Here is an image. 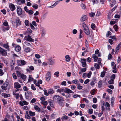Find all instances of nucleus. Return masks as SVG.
Here are the masks:
<instances>
[{"instance_id":"nucleus-1","label":"nucleus","mask_w":121,"mask_h":121,"mask_svg":"<svg viewBox=\"0 0 121 121\" xmlns=\"http://www.w3.org/2000/svg\"><path fill=\"white\" fill-rule=\"evenodd\" d=\"M30 34H29L27 36H25L24 38V39L26 41L30 42H33L34 41V39H32L31 36L30 35Z\"/></svg>"},{"instance_id":"nucleus-2","label":"nucleus","mask_w":121,"mask_h":121,"mask_svg":"<svg viewBox=\"0 0 121 121\" xmlns=\"http://www.w3.org/2000/svg\"><path fill=\"white\" fill-rule=\"evenodd\" d=\"M51 73L50 72H48L45 76V78L46 80L48 81L51 78Z\"/></svg>"},{"instance_id":"nucleus-3","label":"nucleus","mask_w":121,"mask_h":121,"mask_svg":"<svg viewBox=\"0 0 121 121\" xmlns=\"http://www.w3.org/2000/svg\"><path fill=\"white\" fill-rule=\"evenodd\" d=\"M64 101L63 99L61 97L60 99L58 100L57 102L59 105L63 107L64 105V103L63 102Z\"/></svg>"},{"instance_id":"nucleus-4","label":"nucleus","mask_w":121,"mask_h":121,"mask_svg":"<svg viewBox=\"0 0 121 121\" xmlns=\"http://www.w3.org/2000/svg\"><path fill=\"white\" fill-rule=\"evenodd\" d=\"M81 61L80 62L82 64V66L83 67H86V59L84 58H81Z\"/></svg>"},{"instance_id":"nucleus-5","label":"nucleus","mask_w":121,"mask_h":121,"mask_svg":"<svg viewBox=\"0 0 121 121\" xmlns=\"http://www.w3.org/2000/svg\"><path fill=\"white\" fill-rule=\"evenodd\" d=\"M0 53L3 56H5L7 54L6 51L1 47H0Z\"/></svg>"},{"instance_id":"nucleus-6","label":"nucleus","mask_w":121,"mask_h":121,"mask_svg":"<svg viewBox=\"0 0 121 121\" xmlns=\"http://www.w3.org/2000/svg\"><path fill=\"white\" fill-rule=\"evenodd\" d=\"M61 97L59 95H55L53 97V100L54 101H58V100L60 99Z\"/></svg>"},{"instance_id":"nucleus-7","label":"nucleus","mask_w":121,"mask_h":121,"mask_svg":"<svg viewBox=\"0 0 121 121\" xmlns=\"http://www.w3.org/2000/svg\"><path fill=\"white\" fill-rule=\"evenodd\" d=\"M21 85L18 82H15L14 83V88L16 89H19L21 87Z\"/></svg>"},{"instance_id":"nucleus-8","label":"nucleus","mask_w":121,"mask_h":121,"mask_svg":"<svg viewBox=\"0 0 121 121\" xmlns=\"http://www.w3.org/2000/svg\"><path fill=\"white\" fill-rule=\"evenodd\" d=\"M121 42H120L117 46L116 49L115 53L117 54L119 51V50L121 48Z\"/></svg>"},{"instance_id":"nucleus-9","label":"nucleus","mask_w":121,"mask_h":121,"mask_svg":"<svg viewBox=\"0 0 121 121\" xmlns=\"http://www.w3.org/2000/svg\"><path fill=\"white\" fill-rule=\"evenodd\" d=\"M17 12L18 15H21L22 13V9L20 7H18L17 9Z\"/></svg>"},{"instance_id":"nucleus-10","label":"nucleus","mask_w":121,"mask_h":121,"mask_svg":"<svg viewBox=\"0 0 121 121\" xmlns=\"http://www.w3.org/2000/svg\"><path fill=\"white\" fill-rule=\"evenodd\" d=\"M17 4L21 5L22 4H23L25 3V0H17Z\"/></svg>"},{"instance_id":"nucleus-11","label":"nucleus","mask_w":121,"mask_h":121,"mask_svg":"<svg viewBox=\"0 0 121 121\" xmlns=\"http://www.w3.org/2000/svg\"><path fill=\"white\" fill-rule=\"evenodd\" d=\"M87 19V17L86 16L83 15L81 18L80 21L81 22H83L86 20Z\"/></svg>"},{"instance_id":"nucleus-12","label":"nucleus","mask_w":121,"mask_h":121,"mask_svg":"<svg viewBox=\"0 0 121 121\" xmlns=\"http://www.w3.org/2000/svg\"><path fill=\"white\" fill-rule=\"evenodd\" d=\"M52 57H51L49 58L48 60L49 61V65H53L54 64V61L52 59Z\"/></svg>"},{"instance_id":"nucleus-13","label":"nucleus","mask_w":121,"mask_h":121,"mask_svg":"<svg viewBox=\"0 0 121 121\" xmlns=\"http://www.w3.org/2000/svg\"><path fill=\"white\" fill-rule=\"evenodd\" d=\"M65 92L68 94L71 93H74L71 90L67 88H65Z\"/></svg>"},{"instance_id":"nucleus-14","label":"nucleus","mask_w":121,"mask_h":121,"mask_svg":"<svg viewBox=\"0 0 121 121\" xmlns=\"http://www.w3.org/2000/svg\"><path fill=\"white\" fill-rule=\"evenodd\" d=\"M32 92L30 91L26 92L25 93V94L26 98H28L30 95H31Z\"/></svg>"},{"instance_id":"nucleus-15","label":"nucleus","mask_w":121,"mask_h":121,"mask_svg":"<svg viewBox=\"0 0 121 121\" xmlns=\"http://www.w3.org/2000/svg\"><path fill=\"white\" fill-rule=\"evenodd\" d=\"M83 30L85 33L86 35H89L90 34V31L88 28L85 29H83Z\"/></svg>"},{"instance_id":"nucleus-16","label":"nucleus","mask_w":121,"mask_h":121,"mask_svg":"<svg viewBox=\"0 0 121 121\" xmlns=\"http://www.w3.org/2000/svg\"><path fill=\"white\" fill-rule=\"evenodd\" d=\"M3 24L5 26H8V27L5 29L6 30H8L9 29V26L8 25V23L6 21L4 22L3 23Z\"/></svg>"},{"instance_id":"nucleus-17","label":"nucleus","mask_w":121,"mask_h":121,"mask_svg":"<svg viewBox=\"0 0 121 121\" xmlns=\"http://www.w3.org/2000/svg\"><path fill=\"white\" fill-rule=\"evenodd\" d=\"M11 10L13 11L15 9V5L13 4H11L9 6Z\"/></svg>"},{"instance_id":"nucleus-18","label":"nucleus","mask_w":121,"mask_h":121,"mask_svg":"<svg viewBox=\"0 0 121 121\" xmlns=\"http://www.w3.org/2000/svg\"><path fill=\"white\" fill-rule=\"evenodd\" d=\"M16 22L17 23V26L21 25V22L20 19L18 18H17L16 20Z\"/></svg>"},{"instance_id":"nucleus-19","label":"nucleus","mask_w":121,"mask_h":121,"mask_svg":"<svg viewBox=\"0 0 121 121\" xmlns=\"http://www.w3.org/2000/svg\"><path fill=\"white\" fill-rule=\"evenodd\" d=\"M7 83H4L3 85L1 86V88L4 90H6L7 89Z\"/></svg>"},{"instance_id":"nucleus-20","label":"nucleus","mask_w":121,"mask_h":121,"mask_svg":"<svg viewBox=\"0 0 121 121\" xmlns=\"http://www.w3.org/2000/svg\"><path fill=\"white\" fill-rule=\"evenodd\" d=\"M24 51L26 53H28L30 52V49L29 47H26L24 48Z\"/></svg>"},{"instance_id":"nucleus-21","label":"nucleus","mask_w":121,"mask_h":121,"mask_svg":"<svg viewBox=\"0 0 121 121\" xmlns=\"http://www.w3.org/2000/svg\"><path fill=\"white\" fill-rule=\"evenodd\" d=\"M15 49L17 52H19L21 50V48L19 46L17 45Z\"/></svg>"},{"instance_id":"nucleus-22","label":"nucleus","mask_w":121,"mask_h":121,"mask_svg":"<svg viewBox=\"0 0 121 121\" xmlns=\"http://www.w3.org/2000/svg\"><path fill=\"white\" fill-rule=\"evenodd\" d=\"M92 58L94 59V62H95L97 61L98 57L95 54H94L92 55Z\"/></svg>"},{"instance_id":"nucleus-23","label":"nucleus","mask_w":121,"mask_h":121,"mask_svg":"<svg viewBox=\"0 0 121 121\" xmlns=\"http://www.w3.org/2000/svg\"><path fill=\"white\" fill-rule=\"evenodd\" d=\"M21 77L24 81H25L26 78V75L23 74H22Z\"/></svg>"},{"instance_id":"nucleus-24","label":"nucleus","mask_w":121,"mask_h":121,"mask_svg":"<svg viewBox=\"0 0 121 121\" xmlns=\"http://www.w3.org/2000/svg\"><path fill=\"white\" fill-rule=\"evenodd\" d=\"M33 80V78L32 77V76L30 75H29V80L28 82H32Z\"/></svg>"},{"instance_id":"nucleus-25","label":"nucleus","mask_w":121,"mask_h":121,"mask_svg":"<svg viewBox=\"0 0 121 121\" xmlns=\"http://www.w3.org/2000/svg\"><path fill=\"white\" fill-rule=\"evenodd\" d=\"M29 113L30 116H33L35 115V112H33L31 111H29Z\"/></svg>"},{"instance_id":"nucleus-26","label":"nucleus","mask_w":121,"mask_h":121,"mask_svg":"<svg viewBox=\"0 0 121 121\" xmlns=\"http://www.w3.org/2000/svg\"><path fill=\"white\" fill-rule=\"evenodd\" d=\"M34 108L35 109V110L38 112H40V108L38 106H35L34 107Z\"/></svg>"},{"instance_id":"nucleus-27","label":"nucleus","mask_w":121,"mask_h":121,"mask_svg":"<svg viewBox=\"0 0 121 121\" xmlns=\"http://www.w3.org/2000/svg\"><path fill=\"white\" fill-rule=\"evenodd\" d=\"M65 58H66V61L69 62L70 61V58L69 57V55H66L65 56Z\"/></svg>"},{"instance_id":"nucleus-28","label":"nucleus","mask_w":121,"mask_h":121,"mask_svg":"<svg viewBox=\"0 0 121 121\" xmlns=\"http://www.w3.org/2000/svg\"><path fill=\"white\" fill-rule=\"evenodd\" d=\"M99 64L97 63H95L94 65V66L97 69H98L100 68Z\"/></svg>"},{"instance_id":"nucleus-29","label":"nucleus","mask_w":121,"mask_h":121,"mask_svg":"<svg viewBox=\"0 0 121 121\" xmlns=\"http://www.w3.org/2000/svg\"><path fill=\"white\" fill-rule=\"evenodd\" d=\"M102 81L101 80L100 81L99 83L98 86V87L99 88H100L102 84Z\"/></svg>"},{"instance_id":"nucleus-30","label":"nucleus","mask_w":121,"mask_h":121,"mask_svg":"<svg viewBox=\"0 0 121 121\" xmlns=\"http://www.w3.org/2000/svg\"><path fill=\"white\" fill-rule=\"evenodd\" d=\"M25 25L27 26H29V21L27 20H26L24 22Z\"/></svg>"},{"instance_id":"nucleus-31","label":"nucleus","mask_w":121,"mask_h":121,"mask_svg":"<svg viewBox=\"0 0 121 121\" xmlns=\"http://www.w3.org/2000/svg\"><path fill=\"white\" fill-rule=\"evenodd\" d=\"M59 3V1H57L53 5L50 7V8H52L55 6L57 5Z\"/></svg>"},{"instance_id":"nucleus-32","label":"nucleus","mask_w":121,"mask_h":121,"mask_svg":"<svg viewBox=\"0 0 121 121\" xmlns=\"http://www.w3.org/2000/svg\"><path fill=\"white\" fill-rule=\"evenodd\" d=\"M48 93L50 94H53L54 92V91L52 89H50L48 90Z\"/></svg>"},{"instance_id":"nucleus-33","label":"nucleus","mask_w":121,"mask_h":121,"mask_svg":"<svg viewBox=\"0 0 121 121\" xmlns=\"http://www.w3.org/2000/svg\"><path fill=\"white\" fill-rule=\"evenodd\" d=\"M95 14V13L92 12H91V13H89V15L90 16L92 17H94Z\"/></svg>"},{"instance_id":"nucleus-34","label":"nucleus","mask_w":121,"mask_h":121,"mask_svg":"<svg viewBox=\"0 0 121 121\" xmlns=\"http://www.w3.org/2000/svg\"><path fill=\"white\" fill-rule=\"evenodd\" d=\"M24 43L27 46H31L30 43L27 41L24 42Z\"/></svg>"},{"instance_id":"nucleus-35","label":"nucleus","mask_w":121,"mask_h":121,"mask_svg":"<svg viewBox=\"0 0 121 121\" xmlns=\"http://www.w3.org/2000/svg\"><path fill=\"white\" fill-rule=\"evenodd\" d=\"M105 72H106L105 71L102 72L101 73L100 77H103L105 75Z\"/></svg>"},{"instance_id":"nucleus-36","label":"nucleus","mask_w":121,"mask_h":121,"mask_svg":"<svg viewBox=\"0 0 121 121\" xmlns=\"http://www.w3.org/2000/svg\"><path fill=\"white\" fill-rule=\"evenodd\" d=\"M82 26L84 28V29H85L88 28V26H86V24L84 22H83V23Z\"/></svg>"},{"instance_id":"nucleus-37","label":"nucleus","mask_w":121,"mask_h":121,"mask_svg":"<svg viewBox=\"0 0 121 121\" xmlns=\"http://www.w3.org/2000/svg\"><path fill=\"white\" fill-rule=\"evenodd\" d=\"M32 31L29 28L27 29V33H28V34H30V35L31 34V33L32 32Z\"/></svg>"},{"instance_id":"nucleus-38","label":"nucleus","mask_w":121,"mask_h":121,"mask_svg":"<svg viewBox=\"0 0 121 121\" xmlns=\"http://www.w3.org/2000/svg\"><path fill=\"white\" fill-rule=\"evenodd\" d=\"M114 82V81L112 79H111L109 80L108 82V83L110 84H113Z\"/></svg>"},{"instance_id":"nucleus-39","label":"nucleus","mask_w":121,"mask_h":121,"mask_svg":"<svg viewBox=\"0 0 121 121\" xmlns=\"http://www.w3.org/2000/svg\"><path fill=\"white\" fill-rule=\"evenodd\" d=\"M92 74V72L91 71H90L87 74V76L88 78H90Z\"/></svg>"},{"instance_id":"nucleus-40","label":"nucleus","mask_w":121,"mask_h":121,"mask_svg":"<svg viewBox=\"0 0 121 121\" xmlns=\"http://www.w3.org/2000/svg\"><path fill=\"white\" fill-rule=\"evenodd\" d=\"M68 118V116H64L62 117L61 118V119L62 120H66Z\"/></svg>"},{"instance_id":"nucleus-41","label":"nucleus","mask_w":121,"mask_h":121,"mask_svg":"<svg viewBox=\"0 0 121 121\" xmlns=\"http://www.w3.org/2000/svg\"><path fill=\"white\" fill-rule=\"evenodd\" d=\"M113 27L115 31H117L118 30V26L117 25H114L113 26Z\"/></svg>"},{"instance_id":"nucleus-42","label":"nucleus","mask_w":121,"mask_h":121,"mask_svg":"<svg viewBox=\"0 0 121 121\" xmlns=\"http://www.w3.org/2000/svg\"><path fill=\"white\" fill-rule=\"evenodd\" d=\"M81 6L82 7V9H84L86 8V6L83 3H82L81 4Z\"/></svg>"},{"instance_id":"nucleus-43","label":"nucleus","mask_w":121,"mask_h":121,"mask_svg":"<svg viewBox=\"0 0 121 121\" xmlns=\"http://www.w3.org/2000/svg\"><path fill=\"white\" fill-rule=\"evenodd\" d=\"M82 88V86L80 85V84H78L77 88L79 90H81Z\"/></svg>"},{"instance_id":"nucleus-44","label":"nucleus","mask_w":121,"mask_h":121,"mask_svg":"<svg viewBox=\"0 0 121 121\" xmlns=\"http://www.w3.org/2000/svg\"><path fill=\"white\" fill-rule=\"evenodd\" d=\"M81 96L80 95L77 94L74 95H73V97L75 98H77V97L80 98Z\"/></svg>"},{"instance_id":"nucleus-45","label":"nucleus","mask_w":121,"mask_h":121,"mask_svg":"<svg viewBox=\"0 0 121 121\" xmlns=\"http://www.w3.org/2000/svg\"><path fill=\"white\" fill-rule=\"evenodd\" d=\"M86 70V68H82L81 69V71L82 73H83L85 72Z\"/></svg>"},{"instance_id":"nucleus-46","label":"nucleus","mask_w":121,"mask_h":121,"mask_svg":"<svg viewBox=\"0 0 121 121\" xmlns=\"http://www.w3.org/2000/svg\"><path fill=\"white\" fill-rule=\"evenodd\" d=\"M41 103L42 104L45 105H47L48 104V102L47 101H42V102H41Z\"/></svg>"},{"instance_id":"nucleus-47","label":"nucleus","mask_w":121,"mask_h":121,"mask_svg":"<svg viewBox=\"0 0 121 121\" xmlns=\"http://www.w3.org/2000/svg\"><path fill=\"white\" fill-rule=\"evenodd\" d=\"M16 73L18 77H21L22 74L21 73L18 71L16 72Z\"/></svg>"},{"instance_id":"nucleus-48","label":"nucleus","mask_w":121,"mask_h":121,"mask_svg":"<svg viewBox=\"0 0 121 121\" xmlns=\"http://www.w3.org/2000/svg\"><path fill=\"white\" fill-rule=\"evenodd\" d=\"M44 92V95L47 96L48 95H49L48 93L47 92V91L46 90H43Z\"/></svg>"},{"instance_id":"nucleus-49","label":"nucleus","mask_w":121,"mask_h":121,"mask_svg":"<svg viewBox=\"0 0 121 121\" xmlns=\"http://www.w3.org/2000/svg\"><path fill=\"white\" fill-rule=\"evenodd\" d=\"M91 28L93 30H95V25L93 23H92L91 24Z\"/></svg>"},{"instance_id":"nucleus-50","label":"nucleus","mask_w":121,"mask_h":121,"mask_svg":"<svg viewBox=\"0 0 121 121\" xmlns=\"http://www.w3.org/2000/svg\"><path fill=\"white\" fill-rule=\"evenodd\" d=\"M111 33L110 31H108L106 33V36L107 37H108L109 36V35H111Z\"/></svg>"},{"instance_id":"nucleus-51","label":"nucleus","mask_w":121,"mask_h":121,"mask_svg":"<svg viewBox=\"0 0 121 121\" xmlns=\"http://www.w3.org/2000/svg\"><path fill=\"white\" fill-rule=\"evenodd\" d=\"M2 96H4L5 98H7L8 97V96L7 94L5 93H2Z\"/></svg>"},{"instance_id":"nucleus-52","label":"nucleus","mask_w":121,"mask_h":121,"mask_svg":"<svg viewBox=\"0 0 121 121\" xmlns=\"http://www.w3.org/2000/svg\"><path fill=\"white\" fill-rule=\"evenodd\" d=\"M61 84V85L62 86H66V82L65 81H64L62 82Z\"/></svg>"},{"instance_id":"nucleus-53","label":"nucleus","mask_w":121,"mask_h":121,"mask_svg":"<svg viewBox=\"0 0 121 121\" xmlns=\"http://www.w3.org/2000/svg\"><path fill=\"white\" fill-rule=\"evenodd\" d=\"M82 100L85 101L86 103H88L89 102L88 100L86 98H84Z\"/></svg>"},{"instance_id":"nucleus-54","label":"nucleus","mask_w":121,"mask_h":121,"mask_svg":"<svg viewBox=\"0 0 121 121\" xmlns=\"http://www.w3.org/2000/svg\"><path fill=\"white\" fill-rule=\"evenodd\" d=\"M71 89L72 90H74L76 88V86L74 85H71Z\"/></svg>"},{"instance_id":"nucleus-55","label":"nucleus","mask_w":121,"mask_h":121,"mask_svg":"<svg viewBox=\"0 0 121 121\" xmlns=\"http://www.w3.org/2000/svg\"><path fill=\"white\" fill-rule=\"evenodd\" d=\"M32 6L33 8L35 9H37L38 7V5L37 4H35L33 5H32Z\"/></svg>"},{"instance_id":"nucleus-56","label":"nucleus","mask_w":121,"mask_h":121,"mask_svg":"<svg viewBox=\"0 0 121 121\" xmlns=\"http://www.w3.org/2000/svg\"><path fill=\"white\" fill-rule=\"evenodd\" d=\"M3 46L6 49H8L9 48V47L7 44L6 43L4 44L3 45Z\"/></svg>"},{"instance_id":"nucleus-57","label":"nucleus","mask_w":121,"mask_h":121,"mask_svg":"<svg viewBox=\"0 0 121 121\" xmlns=\"http://www.w3.org/2000/svg\"><path fill=\"white\" fill-rule=\"evenodd\" d=\"M4 74V73L3 72V70L0 69V76L3 75Z\"/></svg>"},{"instance_id":"nucleus-58","label":"nucleus","mask_w":121,"mask_h":121,"mask_svg":"<svg viewBox=\"0 0 121 121\" xmlns=\"http://www.w3.org/2000/svg\"><path fill=\"white\" fill-rule=\"evenodd\" d=\"M29 25L31 29L33 30L35 29V27L31 23H30Z\"/></svg>"},{"instance_id":"nucleus-59","label":"nucleus","mask_w":121,"mask_h":121,"mask_svg":"<svg viewBox=\"0 0 121 121\" xmlns=\"http://www.w3.org/2000/svg\"><path fill=\"white\" fill-rule=\"evenodd\" d=\"M21 62L22 65H24L26 64V62L23 60H22L21 61Z\"/></svg>"},{"instance_id":"nucleus-60","label":"nucleus","mask_w":121,"mask_h":121,"mask_svg":"<svg viewBox=\"0 0 121 121\" xmlns=\"http://www.w3.org/2000/svg\"><path fill=\"white\" fill-rule=\"evenodd\" d=\"M97 99L96 98L94 97L93 98V101L94 103H95L97 102Z\"/></svg>"},{"instance_id":"nucleus-61","label":"nucleus","mask_w":121,"mask_h":121,"mask_svg":"<svg viewBox=\"0 0 121 121\" xmlns=\"http://www.w3.org/2000/svg\"><path fill=\"white\" fill-rule=\"evenodd\" d=\"M59 72L58 71H57L55 72L54 73V75H56L57 77H58L59 76Z\"/></svg>"},{"instance_id":"nucleus-62","label":"nucleus","mask_w":121,"mask_h":121,"mask_svg":"<svg viewBox=\"0 0 121 121\" xmlns=\"http://www.w3.org/2000/svg\"><path fill=\"white\" fill-rule=\"evenodd\" d=\"M12 76L13 78L14 79L17 78V76H16V74L14 73H13L12 74Z\"/></svg>"},{"instance_id":"nucleus-63","label":"nucleus","mask_w":121,"mask_h":121,"mask_svg":"<svg viewBox=\"0 0 121 121\" xmlns=\"http://www.w3.org/2000/svg\"><path fill=\"white\" fill-rule=\"evenodd\" d=\"M112 57V56L110 54H109L108 55V59L109 60L111 59Z\"/></svg>"},{"instance_id":"nucleus-64","label":"nucleus","mask_w":121,"mask_h":121,"mask_svg":"<svg viewBox=\"0 0 121 121\" xmlns=\"http://www.w3.org/2000/svg\"><path fill=\"white\" fill-rule=\"evenodd\" d=\"M28 13L29 14L31 15L33 14L34 12L32 10H30L28 11Z\"/></svg>"}]
</instances>
